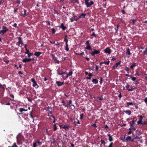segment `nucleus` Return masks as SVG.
Instances as JSON below:
<instances>
[{"label":"nucleus","instance_id":"f257e3e1","mask_svg":"<svg viewBox=\"0 0 147 147\" xmlns=\"http://www.w3.org/2000/svg\"><path fill=\"white\" fill-rule=\"evenodd\" d=\"M85 3L87 8L90 7H91L92 5L94 4V2L92 1H90L89 2L90 0H84Z\"/></svg>","mask_w":147,"mask_h":147},{"label":"nucleus","instance_id":"f03ea898","mask_svg":"<svg viewBox=\"0 0 147 147\" xmlns=\"http://www.w3.org/2000/svg\"><path fill=\"white\" fill-rule=\"evenodd\" d=\"M93 51H91L90 53L91 54L92 56H94L96 54H99L100 53V50H96L95 49H93Z\"/></svg>","mask_w":147,"mask_h":147},{"label":"nucleus","instance_id":"7ed1b4c3","mask_svg":"<svg viewBox=\"0 0 147 147\" xmlns=\"http://www.w3.org/2000/svg\"><path fill=\"white\" fill-rule=\"evenodd\" d=\"M51 56L52 59L54 60V61L55 63L58 64L59 63V61L57 59L56 57H55V55L54 54H51Z\"/></svg>","mask_w":147,"mask_h":147},{"label":"nucleus","instance_id":"20e7f679","mask_svg":"<svg viewBox=\"0 0 147 147\" xmlns=\"http://www.w3.org/2000/svg\"><path fill=\"white\" fill-rule=\"evenodd\" d=\"M61 128H63L65 129V130H69V129L70 128L69 126L66 125H61L59 126Z\"/></svg>","mask_w":147,"mask_h":147},{"label":"nucleus","instance_id":"39448f33","mask_svg":"<svg viewBox=\"0 0 147 147\" xmlns=\"http://www.w3.org/2000/svg\"><path fill=\"white\" fill-rule=\"evenodd\" d=\"M34 59L33 58L31 59V58H29L28 59L27 58H25L22 60V61L23 62L26 63L28 62H30L32 60H33Z\"/></svg>","mask_w":147,"mask_h":147},{"label":"nucleus","instance_id":"423d86ee","mask_svg":"<svg viewBox=\"0 0 147 147\" xmlns=\"http://www.w3.org/2000/svg\"><path fill=\"white\" fill-rule=\"evenodd\" d=\"M104 51L105 53L109 54L111 53V50L109 47H107L104 50Z\"/></svg>","mask_w":147,"mask_h":147},{"label":"nucleus","instance_id":"0eeeda50","mask_svg":"<svg viewBox=\"0 0 147 147\" xmlns=\"http://www.w3.org/2000/svg\"><path fill=\"white\" fill-rule=\"evenodd\" d=\"M140 118L139 120L137 122L138 124H143V123L142 122V120L143 119V117L142 115H140L139 116Z\"/></svg>","mask_w":147,"mask_h":147},{"label":"nucleus","instance_id":"6e6552de","mask_svg":"<svg viewBox=\"0 0 147 147\" xmlns=\"http://www.w3.org/2000/svg\"><path fill=\"white\" fill-rule=\"evenodd\" d=\"M130 126V127L129 128V130H132V131H135L136 130V129L135 127L134 124L129 123Z\"/></svg>","mask_w":147,"mask_h":147},{"label":"nucleus","instance_id":"1a4fd4ad","mask_svg":"<svg viewBox=\"0 0 147 147\" xmlns=\"http://www.w3.org/2000/svg\"><path fill=\"white\" fill-rule=\"evenodd\" d=\"M137 119L136 117H133V120L132 121L129 122V123H131L134 124L135 122L137 121Z\"/></svg>","mask_w":147,"mask_h":147},{"label":"nucleus","instance_id":"9d476101","mask_svg":"<svg viewBox=\"0 0 147 147\" xmlns=\"http://www.w3.org/2000/svg\"><path fill=\"white\" fill-rule=\"evenodd\" d=\"M56 83L58 86H62L64 83V82H61L58 81H56Z\"/></svg>","mask_w":147,"mask_h":147},{"label":"nucleus","instance_id":"9b49d317","mask_svg":"<svg viewBox=\"0 0 147 147\" xmlns=\"http://www.w3.org/2000/svg\"><path fill=\"white\" fill-rule=\"evenodd\" d=\"M57 74L58 75H60L62 76V77H63V74H65V73L63 71H60V70H58Z\"/></svg>","mask_w":147,"mask_h":147},{"label":"nucleus","instance_id":"f8f14e48","mask_svg":"<svg viewBox=\"0 0 147 147\" xmlns=\"http://www.w3.org/2000/svg\"><path fill=\"white\" fill-rule=\"evenodd\" d=\"M130 68L131 69H133L136 66V63H134L133 64L130 63Z\"/></svg>","mask_w":147,"mask_h":147},{"label":"nucleus","instance_id":"ddd939ff","mask_svg":"<svg viewBox=\"0 0 147 147\" xmlns=\"http://www.w3.org/2000/svg\"><path fill=\"white\" fill-rule=\"evenodd\" d=\"M42 53L41 52H36L34 53V55L36 57H39L41 54Z\"/></svg>","mask_w":147,"mask_h":147},{"label":"nucleus","instance_id":"4468645a","mask_svg":"<svg viewBox=\"0 0 147 147\" xmlns=\"http://www.w3.org/2000/svg\"><path fill=\"white\" fill-rule=\"evenodd\" d=\"M86 14L82 13L80 14V15L78 17V18H85V16H86Z\"/></svg>","mask_w":147,"mask_h":147},{"label":"nucleus","instance_id":"2eb2a0df","mask_svg":"<svg viewBox=\"0 0 147 147\" xmlns=\"http://www.w3.org/2000/svg\"><path fill=\"white\" fill-rule=\"evenodd\" d=\"M60 27L63 30H65L66 28V27L64 25L63 23L61 24Z\"/></svg>","mask_w":147,"mask_h":147},{"label":"nucleus","instance_id":"dca6fc26","mask_svg":"<svg viewBox=\"0 0 147 147\" xmlns=\"http://www.w3.org/2000/svg\"><path fill=\"white\" fill-rule=\"evenodd\" d=\"M85 49H87L89 50H92V48L91 47V46L90 45H87L86 47L85 48Z\"/></svg>","mask_w":147,"mask_h":147},{"label":"nucleus","instance_id":"f3484780","mask_svg":"<svg viewBox=\"0 0 147 147\" xmlns=\"http://www.w3.org/2000/svg\"><path fill=\"white\" fill-rule=\"evenodd\" d=\"M124 112H125L126 114H127L128 115H130L131 113V111L129 110H127L126 111H124Z\"/></svg>","mask_w":147,"mask_h":147},{"label":"nucleus","instance_id":"a211bd4d","mask_svg":"<svg viewBox=\"0 0 147 147\" xmlns=\"http://www.w3.org/2000/svg\"><path fill=\"white\" fill-rule=\"evenodd\" d=\"M2 29L6 32L9 31V29L5 26H3L2 27Z\"/></svg>","mask_w":147,"mask_h":147},{"label":"nucleus","instance_id":"6ab92c4d","mask_svg":"<svg viewBox=\"0 0 147 147\" xmlns=\"http://www.w3.org/2000/svg\"><path fill=\"white\" fill-rule=\"evenodd\" d=\"M108 136H109V141L110 142H111L113 141V139L112 136L110 134H108Z\"/></svg>","mask_w":147,"mask_h":147},{"label":"nucleus","instance_id":"aec40b11","mask_svg":"<svg viewBox=\"0 0 147 147\" xmlns=\"http://www.w3.org/2000/svg\"><path fill=\"white\" fill-rule=\"evenodd\" d=\"M92 81L93 83L97 84L98 83V80L96 79H94L92 80Z\"/></svg>","mask_w":147,"mask_h":147},{"label":"nucleus","instance_id":"412c9836","mask_svg":"<svg viewBox=\"0 0 147 147\" xmlns=\"http://www.w3.org/2000/svg\"><path fill=\"white\" fill-rule=\"evenodd\" d=\"M24 14H22V16L23 17H24L25 16H27L28 15V14L26 13V10L25 9H24Z\"/></svg>","mask_w":147,"mask_h":147},{"label":"nucleus","instance_id":"4be33fe9","mask_svg":"<svg viewBox=\"0 0 147 147\" xmlns=\"http://www.w3.org/2000/svg\"><path fill=\"white\" fill-rule=\"evenodd\" d=\"M131 54V53L129 49L128 48L127 50V51L126 52V55H129Z\"/></svg>","mask_w":147,"mask_h":147},{"label":"nucleus","instance_id":"5701e85b","mask_svg":"<svg viewBox=\"0 0 147 147\" xmlns=\"http://www.w3.org/2000/svg\"><path fill=\"white\" fill-rule=\"evenodd\" d=\"M73 74V72L71 70H70V71L69 72V73L67 75V76L66 77V78H67L69 76H70L72 75Z\"/></svg>","mask_w":147,"mask_h":147},{"label":"nucleus","instance_id":"b1692460","mask_svg":"<svg viewBox=\"0 0 147 147\" xmlns=\"http://www.w3.org/2000/svg\"><path fill=\"white\" fill-rule=\"evenodd\" d=\"M6 32L3 29L0 31V35H3Z\"/></svg>","mask_w":147,"mask_h":147},{"label":"nucleus","instance_id":"393cba45","mask_svg":"<svg viewBox=\"0 0 147 147\" xmlns=\"http://www.w3.org/2000/svg\"><path fill=\"white\" fill-rule=\"evenodd\" d=\"M118 65L116 63L113 66L112 69H116L118 67Z\"/></svg>","mask_w":147,"mask_h":147},{"label":"nucleus","instance_id":"a878e982","mask_svg":"<svg viewBox=\"0 0 147 147\" xmlns=\"http://www.w3.org/2000/svg\"><path fill=\"white\" fill-rule=\"evenodd\" d=\"M67 37V35H66L64 39V41L66 42L65 44H68L67 43L68 42V40L66 38Z\"/></svg>","mask_w":147,"mask_h":147},{"label":"nucleus","instance_id":"bb28decb","mask_svg":"<svg viewBox=\"0 0 147 147\" xmlns=\"http://www.w3.org/2000/svg\"><path fill=\"white\" fill-rule=\"evenodd\" d=\"M20 112H22L23 111H27V109H25L23 108H20L19 110Z\"/></svg>","mask_w":147,"mask_h":147},{"label":"nucleus","instance_id":"cd10ccee","mask_svg":"<svg viewBox=\"0 0 147 147\" xmlns=\"http://www.w3.org/2000/svg\"><path fill=\"white\" fill-rule=\"evenodd\" d=\"M135 105V103H134L132 102H127V106H129L130 105Z\"/></svg>","mask_w":147,"mask_h":147},{"label":"nucleus","instance_id":"c85d7f7f","mask_svg":"<svg viewBox=\"0 0 147 147\" xmlns=\"http://www.w3.org/2000/svg\"><path fill=\"white\" fill-rule=\"evenodd\" d=\"M18 39L19 41L18 42V43H19L21 42V41H22V38L21 37H17V38Z\"/></svg>","mask_w":147,"mask_h":147},{"label":"nucleus","instance_id":"c756f323","mask_svg":"<svg viewBox=\"0 0 147 147\" xmlns=\"http://www.w3.org/2000/svg\"><path fill=\"white\" fill-rule=\"evenodd\" d=\"M61 103H63V105L65 107H68V105H66L65 104V102L64 100H63L62 101Z\"/></svg>","mask_w":147,"mask_h":147},{"label":"nucleus","instance_id":"7c9ffc66","mask_svg":"<svg viewBox=\"0 0 147 147\" xmlns=\"http://www.w3.org/2000/svg\"><path fill=\"white\" fill-rule=\"evenodd\" d=\"M129 77L131 79V80L132 81H135L136 80V78L134 77H132L131 76H129Z\"/></svg>","mask_w":147,"mask_h":147},{"label":"nucleus","instance_id":"2f4dec72","mask_svg":"<svg viewBox=\"0 0 147 147\" xmlns=\"http://www.w3.org/2000/svg\"><path fill=\"white\" fill-rule=\"evenodd\" d=\"M140 79H138L136 80L134 84H138L140 83Z\"/></svg>","mask_w":147,"mask_h":147},{"label":"nucleus","instance_id":"473e14b6","mask_svg":"<svg viewBox=\"0 0 147 147\" xmlns=\"http://www.w3.org/2000/svg\"><path fill=\"white\" fill-rule=\"evenodd\" d=\"M69 104L67 105H68V106L69 107V106H74V105H72L71 104H72V100H70L69 101Z\"/></svg>","mask_w":147,"mask_h":147},{"label":"nucleus","instance_id":"72a5a7b5","mask_svg":"<svg viewBox=\"0 0 147 147\" xmlns=\"http://www.w3.org/2000/svg\"><path fill=\"white\" fill-rule=\"evenodd\" d=\"M131 139V137L130 136H128L126 138L127 141H130Z\"/></svg>","mask_w":147,"mask_h":147},{"label":"nucleus","instance_id":"f704fd0d","mask_svg":"<svg viewBox=\"0 0 147 147\" xmlns=\"http://www.w3.org/2000/svg\"><path fill=\"white\" fill-rule=\"evenodd\" d=\"M68 44H65V50L67 51H68L69 50V49L68 47Z\"/></svg>","mask_w":147,"mask_h":147},{"label":"nucleus","instance_id":"c9c22d12","mask_svg":"<svg viewBox=\"0 0 147 147\" xmlns=\"http://www.w3.org/2000/svg\"><path fill=\"white\" fill-rule=\"evenodd\" d=\"M129 86H130V85H129L127 83V85L126 86V87L127 88V90H128L129 91V90H130V89L129 88Z\"/></svg>","mask_w":147,"mask_h":147},{"label":"nucleus","instance_id":"e433bc0d","mask_svg":"<svg viewBox=\"0 0 147 147\" xmlns=\"http://www.w3.org/2000/svg\"><path fill=\"white\" fill-rule=\"evenodd\" d=\"M130 21H132L133 25H134L135 24V22L137 21V20L136 19H132Z\"/></svg>","mask_w":147,"mask_h":147},{"label":"nucleus","instance_id":"4c0bfd02","mask_svg":"<svg viewBox=\"0 0 147 147\" xmlns=\"http://www.w3.org/2000/svg\"><path fill=\"white\" fill-rule=\"evenodd\" d=\"M100 142H101V144H104V145H105V144H106L104 140H103L102 139H101V140L100 141Z\"/></svg>","mask_w":147,"mask_h":147},{"label":"nucleus","instance_id":"58836bf2","mask_svg":"<svg viewBox=\"0 0 147 147\" xmlns=\"http://www.w3.org/2000/svg\"><path fill=\"white\" fill-rule=\"evenodd\" d=\"M53 129L54 131H56L57 129V128L56 124H54L53 125Z\"/></svg>","mask_w":147,"mask_h":147},{"label":"nucleus","instance_id":"ea45409f","mask_svg":"<svg viewBox=\"0 0 147 147\" xmlns=\"http://www.w3.org/2000/svg\"><path fill=\"white\" fill-rule=\"evenodd\" d=\"M102 62L103 63V64H105L108 65L110 61H104Z\"/></svg>","mask_w":147,"mask_h":147},{"label":"nucleus","instance_id":"a19ab883","mask_svg":"<svg viewBox=\"0 0 147 147\" xmlns=\"http://www.w3.org/2000/svg\"><path fill=\"white\" fill-rule=\"evenodd\" d=\"M51 31H52V34H54L55 33V32H56V30H55V28H52L51 29Z\"/></svg>","mask_w":147,"mask_h":147},{"label":"nucleus","instance_id":"79ce46f5","mask_svg":"<svg viewBox=\"0 0 147 147\" xmlns=\"http://www.w3.org/2000/svg\"><path fill=\"white\" fill-rule=\"evenodd\" d=\"M36 86H38V87H38V86L37 84L36 81L34 83H33V87H35Z\"/></svg>","mask_w":147,"mask_h":147},{"label":"nucleus","instance_id":"37998d69","mask_svg":"<svg viewBox=\"0 0 147 147\" xmlns=\"http://www.w3.org/2000/svg\"><path fill=\"white\" fill-rule=\"evenodd\" d=\"M119 27V25L118 24L117 26V28H115V32L117 33L118 31V29Z\"/></svg>","mask_w":147,"mask_h":147},{"label":"nucleus","instance_id":"c03bdc74","mask_svg":"<svg viewBox=\"0 0 147 147\" xmlns=\"http://www.w3.org/2000/svg\"><path fill=\"white\" fill-rule=\"evenodd\" d=\"M137 89L136 87H135V88H131L130 89V90H129V91H131L133 90H136Z\"/></svg>","mask_w":147,"mask_h":147},{"label":"nucleus","instance_id":"a18cd8bd","mask_svg":"<svg viewBox=\"0 0 147 147\" xmlns=\"http://www.w3.org/2000/svg\"><path fill=\"white\" fill-rule=\"evenodd\" d=\"M51 117H52L53 119H54V120L53 121V123H55V122L56 121L55 117L53 115H52V116H51Z\"/></svg>","mask_w":147,"mask_h":147},{"label":"nucleus","instance_id":"49530a36","mask_svg":"<svg viewBox=\"0 0 147 147\" xmlns=\"http://www.w3.org/2000/svg\"><path fill=\"white\" fill-rule=\"evenodd\" d=\"M80 119H83V117L84 116V114H81L80 115Z\"/></svg>","mask_w":147,"mask_h":147},{"label":"nucleus","instance_id":"de8ad7c7","mask_svg":"<svg viewBox=\"0 0 147 147\" xmlns=\"http://www.w3.org/2000/svg\"><path fill=\"white\" fill-rule=\"evenodd\" d=\"M26 52L25 53V54H28L29 53V50L27 49L26 48Z\"/></svg>","mask_w":147,"mask_h":147},{"label":"nucleus","instance_id":"09e8293b","mask_svg":"<svg viewBox=\"0 0 147 147\" xmlns=\"http://www.w3.org/2000/svg\"><path fill=\"white\" fill-rule=\"evenodd\" d=\"M113 142H111L108 146V147H113Z\"/></svg>","mask_w":147,"mask_h":147},{"label":"nucleus","instance_id":"8fccbe9b","mask_svg":"<svg viewBox=\"0 0 147 147\" xmlns=\"http://www.w3.org/2000/svg\"><path fill=\"white\" fill-rule=\"evenodd\" d=\"M37 146V142H34L33 143V147H36Z\"/></svg>","mask_w":147,"mask_h":147},{"label":"nucleus","instance_id":"3c124183","mask_svg":"<svg viewBox=\"0 0 147 147\" xmlns=\"http://www.w3.org/2000/svg\"><path fill=\"white\" fill-rule=\"evenodd\" d=\"M45 109L47 111H49V106H48L47 107H46L45 108Z\"/></svg>","mask_w":147,"mask_h":147},{"label":"nucleus","instance_id":"603ef678","mask_svg":"<svg viewBox=\"0 0 147 147\" xmlns=\"http://www.w3.org/2000/svg\"><path fill=\"white\" fill-rule=\"evenodd\" d=\"M20 44H21L22 46L24 45L23 43V42H22V41H21V42L18 43V45L17 44H16V45H17L19 46H20Z\"/></svg>","mask_w":147,"mask_h":147},{"label":"nucleus","instance_id":"864d4df0","mask_svg":"<svg viewBox=\"0 0 147 147\" xmlns=\"http://www.w3.org/2000/svg\"><path fill=\"white\" fill-rule=\"evenodd\" d=\"M129 70V69L127 67H125V70L127 71H128Z\"/></svg>","mask_w":147,"mask_h":147},{"label":"nucleus","instance_id":"5fc2aeb1","mask_svg":"<svg viewBox=\"0 0 147 147\" xmlns=\"http://www.w3.org/2000/svg\"><path fill=\"white\" fill-rule=\"evenodd\" d=\"M28 54V57H30L31 56H32V55H33V53H29Z\"/></svg>","mask_w":147,"mask_h":147},{"label":"nucleus","instance_id":"6e6d98bb","mask_svg":"<svg viewBox=\"0 0 147 147\" xmlns=\"http://www.w3.org/2000/svg\"><path fill=\"white\" fill-rule=\"evenodd\" d=\"M143 54L144 55H147V50H145L143 52Z\"/></svg>","mask_w":147,"mask_h":147},{"label":"nucleus","instance_id":"4d7b16f0","mask_svg":"<svg viewBox=\"0 0 147 147\" xmlns=\"http://www.w3.org/2000/svg\"><path fill=\"white\" fill-rule=\"evenodd\" d=\"M13 147H17L18 146L16 145V144L15 143H14L13 145L12 146Z\"/></svg>","mask_w":147,"mask_h":147},{"label":"nucleus","instance_id":"13d9d810","mask_svg":"<svg viewBox=\"0 0 147 147\" xmlns=\"http://www.w3.org/2000/svg\"><path fill=\"white\" fill-rule=\"evenodd\" d=\"M31 80L33 83L36 82L35 79L33 78L31 79Z\"/></svg>","mask_w":147,"mask_h":147},{"label":"nucleus","instance_id":"bf43d9fd","mask_svg":"<svg viewBox=\"0 0 147 147\" xmlns=\"http://www.w3.org/2000/svg\"><path fill=\"white\" fill-rule=\"evenodd\" d=\"M92 126H93L95 127H97V126H98L95 123L93 124L92 125Z\"/></svg>","mask_w":147,"mask_h":147},{"label":"nucleus","instance_id":"052dcab7","mask_svg":"<svg viewBox=\"0 0 147 147\" xmlns=\"http://www.w3.org/2000/svg\"><path fill=\"white\" fill-rule=\"evenodd\" d=\"M140 75V74L138 72H137L134 75V76H139Z\"/></svg>","mask_w":147,"mask_h":147},{"label":"nucleus","instance_id":"680f3d73","mask_svg":"<svg viewBox=\"0 0 147 147\" xmlns=\"http://www.w3.org/2000/svg\"><path fill=\"white\" fill-rule=\"evenodd\" d=\"M46 131L47 134V135H49V133L48 131V130L47 129H46Z\"/></svg>","mask_w":147,"mask_h":147},{"label":"nucleus","instance_id":"e2e57ef3","mask_svg":"<svg viewBox=\"0 0 147 147\" xmlns=\"http://www.w3.org/2000/svg\"><path fill=\"white\" fill-rule=\"evenodd\" d=\"M30 116L31 118L32 119L33 118H34V117L32 115V112H30Z\"/></svg>","mask_w":147,"mask_h":147},{"label":"nucleus","instance_id":"0e129e2a","mask_svg":"<svg viewBox=\"0 0 147 147\" xmlns=\"http://www.w3.org/2000/svg\"><path fill=\"white\" fill-rule=\"evenodd\" d=\"M15 28H17V24L16 23H15L13 24L12 25Z\"/></svg>","mask_w":147,"mask_h":147},{"label":"nucleus","instance_id":"69168bd1","mask_svg":"<svg viewBox=\"0 0 147 147\" xmlns=\"http://www.w3.org/2000/svg\"><path fill=\"white\" fill-rule=\"evenodd\" d=\"M91 36H93L95 37H96L97 36L95 34L94 32H93Z\"/></svg>","mask_w":147,"mask_h":147},{"label":"nucleus","instance_id":"338daca9","mask_svg":"<svg viewBox=\"0 0 147 147\" xmlns=\"http://www.w3.org/2000/svg\"><path fill=\"white\" fill-rule=\"evenodd\" d=\"M3 61L4 62H6L7 64H8L9 62V60H5L4 59H3Z\"/></svg>","mask_w":147,"mask_h":147},{"label":"nucleus","instance_id":"774afa93","mask_svg":"<svg viewBox=\"0 0 147 147\" xmlns=\"http://www.w3.org/2000/svg\"><path fill=\"white\" fill-rule=\"evenodd\" d=\"M144 101L145 103H147V97L144 99Z\"/></svg>","mask_w":147,"mask_h":147}]
</instances>
